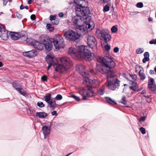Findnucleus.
<instances>
[{
    "label": "nucleus",
    "instance_id": "1",
    "mask_svg": "<svg viewBox=\"0 0 156 156\" xmlns=\"http://www.w3.org/2000/svg\"><path fill=\"white\" fill-rule=\"evenodd\" d=\"M97 61L103 64L97 65L96 69L101 73L105 75L108 81L107 86L112 90L118 89L120 81L117 80L114 71L113 69L115 66V62L108 56H99Z\"/></svg>",
    "mask_w": 156,
    "mask_h": 156
},
{
    "label": "nucleus",
    "instance_id": "2",
    "mask_svg": "<svg viewBox=\"0 0 156 156\" xmlns=\"http://www.w3.org/2000/svg\"><path fill=\"white\" fill-rule=\"evenodd\" d=\"M76 67V71L84 77L83 83L88 87L86 89L83 88L79 90V93L83 96V99L86 100L87 97H92L95 95L92 89L97 87L98 83L95 80H91L89 79V75L87 74L85 71V67L82 64H77Z\"/></svg>",
    "mask_w": 156,
    "mask_h": 156
},
{
    "label": "nucleus",
    "instance_id": "3",
    "mask_svg": "<svg viewBox=\"0 0 156 156\" xmlns=\"http://www.w3.org/2000/svg\"><path fill=\"white\" fill-rule=\"evenodd\" d=\"M46 61L48 64V69L53 66L55 71L60 73L66 71L72 66V62L67 57H64L60 58L61 64H58L56 60V62H55L54 58L49 55L46 57Z\"/></svg>",
    "mask_w": 156,
    "mask_h": 156
},
{
    "label": "nucleus",
    "instance_id": "4",
    "mask_svg": "<svg viewBox=\"0 0 156 156\" xmlns=\"http://www.w3.org/2000/svg\"><path fill=\"white\" fill-rule=\"evenodd\" d=\"M68 53L69 55L75 59L81 58L89 61L93 59L94 56V53L89 50V48L83 45L79 47V51L74 48H70Z\"/></svg>",
    "mask_w": 156,
    "mask_h": 156
},
{
    "label": "nucleus",
    "instance_id": "5",
    "mask_svg": "<svg viewBox=\"0 0 156 156\" xmlns=\"http://www.w3.org/2000/svg\"><path fill=\"white\" fill-rule=\"evenodd\" d=\"M28 40H30V43L34 46L35 48L40 50H42L44 45L45 49L48 51H50L52 49L53 46L51 40V38L47 35H42L39 37V40L41 42L32 39L27 38L26 41L28 42Z\"/></svg>",
    "mask_w": 156,
    "mask_h": 156
},
{
    "label": "nucleus",
    "instance_id": "6",
    "mask_svg": "<svg viewBox=\"0 0 156 156\" xmlns=\"http://www.w3.org/2000/svg\"><path fill=\"white\" fill-rule=\"evenodd\" d=\"M109 31L108 30H101V37L100 39L104 42H101V46L103 48H104L105 50L108 51L111 48L110 46L108 45L107 42L110 41L111 39V36L108 34Z\"/></svg>",
    "mask_w": 156,
    "mask_h": 156
},
{
    "label": "nucleus",
    "instance_id": "7",
    "mask_svg": "<svg viewBox=\"0 0 156 156\" xmlns=\"http://www.w3.org/2000/svg\"><path fill=\"white\" fill-rule=\"evenodd\" d=\"M83 7L81 5H79L76 7L75 9V13L76 16L73 17L72 21L73 23L75 24H77L78 21L81 19L83 16H84L86 14L88 13L89 11L88 9L85 8V12H84Z\"/></svg>",
    "mask_w": 156,
    "mask_h": 156
},
{
    "label": "nucleus",
    "instance_id": "8",
    "mask_svg": "<svg viewBox=\"0 0 156 156\" xmlns=\"http://www.w3.org/2000/svg\"><path fill=\"white\" fill-rule=\"evenodd\" d=\"M64 37L67 40L71 41H75L79 38V36L76 31L72 30L66 31L64 34Z\"/></svg>",
    "mask_w": 156,
    "mask_h": 156
},
{
    "label": "nucleus",
    "instance_id": "9",
    "mask_svg": "<svg viewBox=\"0 0 156 156\" xmlns=\"http://www.w3.org/2000/svg\"><path fill=\"white\" fill-rule=\"evenodd\" d=\"M52 42V45L53 44H54L56 49L64 48V39L63 37L60 36L56 37L54 39L53 42Z\"/></svg>",
    "mask_w": 156,
    "mask_h": 156
},
{
    "label": "nucleus",
    "instance_id": "10",
    "mask_svg": "<svg viewBox=\"0 0 156 156\" xmlns=\"http://www.w3.org/2000/svg\"><path fill=\"white\" fill-rule=\"evenodd\" d=\"M88 45L93 49L97 47V42L95 38L93 36L87 35L86 36Z\"/></svg>",
    "mask_w": 156,
    "mask_h": 156
},
{
    "label": "nucleus",
    "instance_id": "11",
    "mask_svg": "<svg viewBox=\"0 0 156 156\" xmlns=\"http://www.w3.org/2000/svg\"><path fill=\"white\" fill-rule=\"evenodd\" d=\"M88 30L86 27L83 26H79L77 29L76 31L79 36V38L80 36L85 35L88 33Z\"/></svg>",
    "mask_w": 156,
    "mask_h": 156
},
{
    "label": "nucleus",
    "instance_id": "12",
    "mask_svg": "<svg viewBox=\"0 0 156 156\" xmlns=\"http://www.w3.org/2000/svg\"><path fill=\"white\" fill-rule=\"evenodd\" d=\"M9 35L11 39L13 40L16 41L18 40L20 38L24 37L25 35L15 32H10Z\"/></svg>",
    "mask_w": 156,
    "mask_h": 156
},
{
    "label": "nucleus",
    "instance_id": "13",
    "mask_svg": "<svg viewBox=\"0 0 156 156\" xmlns=\"http://www.w3.org/2000/svg\"><path fill=\"white\" fill-rule=\"evenodd\" d=\"M147 87L151 91L156 90V85L153 78H151L148 80Z\"/></svg>",
    "mask_w": 156,
    "mask_h": 156
},
{
    "label": "nucleus",
    "instance_id": "14",
    "mask_svg": "<svg viewBox=\"0 0 156 156\" xmlns=\"http://www.w3.org/2000/svg\"><path fill=\"white\" fill-rule=\"evenodd\" d=\"M83 10L85 11L84 9L85 8L88 9V11H89V12L88 13L86 14L85 15L83 16L82 17H83V18L84 19V22L86 23H90L91 22L90 20L91 19V16H88V15L90 13V12L89 9V8L88 7H85L83 6ZM84 12H85V11H84Z\"/></svg>",
    "mask_w": 156,
    "mask_h": 156
},
{
    "label": "nucleus",
    "instance_id": "15",
    "mask_svg": "<svg viewBox=\"0 0 156 156\" xmlns=\"http://www.w3.org/2000/svg\"><path fill=\"white\" fill-rule=\"evenodd\" d=\"M0 37L3 40H6L8 37V31L5 27H3L2 32L0 33Z\"/></svg>",
    "mask_w": 156,
    "mask_h": 156
},
{
    "label": "nucleus",
    "instance_id": "16",
    "mask_svg": "<svg viewBox=\"0 0 156 156\" xmlns=\"http://www.w3.org/2000/svg\"><path fill=\"white\" fill-rule=\"evenodd\" d=\"M37 54V51L35 49H33L29 51L26 52L24 55L25 56L29 57L32 58L36 56Z\"/></svg>",
    "mask_w": 156,
    "mask_h": 156
},
{
    "label": "nucleus",
    "instance_id": "17",
    "mask_svg": "<svg viewBox=\"0 0 156 156\" xmlns=\"http://www.w3.org/2000/svg\"><path fill=\"white\" fill-rule=\"evenodd\" d=\"M51 126H44L42 127V130L44 136V139H45L50 133Z\"/></svg>",
    "mask_w": 156,
    "mask_h": 156
},
{
    "label": "nucleus",
    "instance_id": "18",
    "mask_svg": "<svg viewBox=\"0 0 156 156\" xmlns=\"http://www.w3.org/2000/svg\"><path fill=\"white\" fill-rule=\"evenodd\" d=\"M36 115L39 118H44L48 116L47 114L44 112H39L36 113Z\"/></svg>",
    "mask_w": 156,
    "mask_h": 156
},
{
    "label": "nucleus",
    "instance_id": "19",
    "mask_svg": "<svg viewBox=\"0 0 156 156\" xmlns=\"http://www.w3.org/2000/svg\"><path fill=\"white\" fill-rule=\"evenodd\" d=\"M12 85L13 87L15 88L16 90L19 89L20 88L22 87L19 82L17 81H15L14 82L12 83Z\"/></svg>",
    "mask_w": 156,
    "mask_h": 156
},
{
    "label": "nucleus",
    "instance_id": "20",
    "mask_svg": "<svg viewBox=\"0 0 156 156\" xmlns=\"http://www.w3.org/2000/svg\"><path fill=\"white\" fill-rule=\"evenodd\" d=\"M17 90L19 91L20 94L23 96H27V93H26V90L23 88L22 87Z\"/></svg>",
    "mask_w": 156,
    "mask_h": 156
},
{
    "label": "nucleus",
    "instance_id": "21",
    "mask_svg": "<svg viewBox=\"0 0 156 156\" xmlns=\"http://www.w3.org/2000/svg\"><path fill=\"white\" fill-rule=\"evenodd\" d=\"M132 82L131 84L133 86H129V87L130 89L134 91H136L137 89V87L136 86L137 83L135 82L134 81H131Z\"/></svg>",
    "mask_w": 156,
    "mask_h": 156
},
{
    "label": "nucleus",
    "instance_id": "22",
    "mask_svg": "<svg viewBox=\"0 0 156 156\" xmlns=\"http://www.w3.org/2000/svg\"><path fill=\"white\" fill-rule=\"evenodd\" d=\"M44 101L47 103L52 99V98H51V95L50 93H48L46 94L44 96Z\"/></svg>",
    "mask_w": 156,
    "mask_h": 156
},
{
    "label": "nucleus",
    "instance_id": "23",
    "mask_svg": "<svg viewBox=\"0 0 156 156\" xmlns=\"http://www.w3.org/2000/svg\"><path fill=\"white\" fill-rule=\"evenodd\" d=\"M138 74L140 80H144L145 79L146 76L145 74L142 72L141 70H140Z\"/></svg>",
    "mask_w": 156,
    "mask_h": 156
},
{
    "label": "nucleus",
    "instance_id": "24",
    "mask_svg": "<svg viewBox=\"0 0 156 156\" xmlns=\"http://www.w3.org/2000/svg\"><path fill=\"white\" fill-rule=\"evenodd\" d=\"M105 99L108 103L111 105H112L113 103L115 105H116L117 104L115 102L112 100L111 98L109 97H105Z\"/></svg>",
    "mask_w": 156,
    "mask_h": 156
},
{
    "label": "nucleus",
    "instance_id": "25",
    "mask_svg": "<svg viewBox=\"0 0 156 156\" xmlns=\"http://www.w3.org/2000/svg\"><path fill=\"white\" fill-rule=\"evenodd\" d=\"M86 24L87 26V29H88L91 30L93 29L94 27V26H93V25H94V24L93 22H91Z\"/></svg>",
    "mask_w": 156,
    "mask_h": 156
},
{
    "label": "nucleus",
    "instance_id": "26",
    "mask_svg": "<svg viewBox=\"0 0 156 156\" xmlns=\"http://www.w3.org/2000/svg\"><path fill=\"white\" fill-rule=\"evenodd\" d=\"M51 25L50 24L48 23L46 26V27L50 31L52 32L54 30V28L53 27H51Z\"/></svg>",
    "mask_w": 156,
    "mask_h": 156
},
{
    "label": "nucleus",
    "instance_id": "27",
    "mask_svg": "<svg viewBox=\"0 0 156 156\" xmlns=\"http://www.w3.org/2000/svg\"><path fill=\"white\" fill-rule=\"evenodd\" d=\"M105 91V89L104 88H100L97 91V94L99 95H103Z\"/></svg>",
    "mask_w": 156,
    "mask_h": 156
},
{
    "label": "nucleus",
    "instance_id": "28",
    "mask_svg": "<svg viewBox=\"0 0 156 156\" xmlns=\"http://www.w3.org/2000/svg\"><path fill=\"white\" fill-rule=\"evenodd\" d=\"M136 53L137 54H140L144 51V49L142 48H138L136 50Z\"/></svg>",
    "mask_w": 156,
    "mask_h": 156
},
{
    "label": "nucleus",
    "instance_id": "29",
    "mask_svg": "<svg viewBox=\"0 0 156 156\" xmlns=\"http://www.w3.org/2000/svg\"><path fill=\"white\" fill-rule=\"evenodd\" d=\"M48 106L50 108L54 109V106L53 105L52 99L47 102Z\"/></svg>",
    "mask_w": 156,
    "mask_h": 156
},
{
    "label": "nucleus",
    "instance_id": "30",
    "mask_svg": "<svg viewBox=\"0 0 156 156\" xmlns=\"http://www.w3.org/2000/svg\"><path fill=\"white\" fill-rule=\"evenodd\" d=\"M109 6L108 5H106L104 7L103 11L104 12H107L109 11Z\"/></svg>",
    "mask_w": 156,
    "mask_h": 156
},
{
    "label": "nucleus",
    "instance_id": "31",
    "mask_svg": "<svg viewBox=\"0 0 156 156\" xmlns=\"http://www.w3.org/2000/svg\"><path fill=\"white\" fill-rule=\"evenodd\" d=\"M126 99V97L125 96H123L122 97V100L120 102L124 105H126L127 104Z\"/></svg>",
    "mask_w": 156,
    "mask_h": 156
},
{
    "label": "nucleus",
    "instance_id": "32",
    "mask_svg": "<svg viewBox=\"0 0 156 156\" xmlns=\"http://www.w3.org/2000/svg\"><path fill=\"white\" fill-rule=\"evenodd\" d=\"M37 105L41 108H42L44 106V105L42 102L39 101L37 103Z\"/></svg>",
    "mask_w": 156,
    "mask_h": 156
},
{
    "label": "nucleus",
    "instance_id": "33",
    "mask_svg": "<svg viewBox=\"0 0 156 156\" xmlns=\"http://www.w3.org/2000/svg\"><path fill=\"white\" fill-rule=\"evenodd\" d=\"M111 30L112 33H115L118 30V28L116 27L113 26L112 27Z\"/></svg>",
    "mask_w": 156,
    "mask_h": 156
},
{
    "label": "nucleus",
    "instance_id": "34",
    "mask_svg": "<svg viewBox=\"0 0 156 156\" xmlns=\"http://www.w3.org/2000/svg\"><path fill=\"white\" fill-rule=\"evenodd\" d=\"M62 98V95L61 94H58L55 98V99L56 100H60Z\"/></svg>",
    "mask_w": 156,
    "mask_h": 156
},
{
    "label": "nucleus",
    "instance_id": "35",
    "mask_svg": "<svg viewBox=\"0 0 156 156\" xmlns=\"http://www.w3.org/2000/svg\"><path fill=\"white\" fill-rule=\"evenodd\" d=\"M52 102H53V105L54 106V109H54L55 108L58 107L59 105L57 104L56 103V101L55 100H53L52 99Z\"/></svg>",
    "mask_w": 156,
    "mask_h": 156
},
{
    "label": "nucleus",
    "instance_id": "36",
    "mask_svg": "<svg viewBox=\"0 0 156 156\" xmlns=\"http://www.w3.org/2000/svg\"><path fill=\"white\" fill-rule=\"evenodd\" d=\"M130 76L131 78L133 80V81H136L137 78V76L136 75H129Z\"/></svg>",
    "mask_w": 156,
    "mask_h": 156
},
{
    "label": "nucleus",
    "instance_id": "37",
    "mask_svg": "<svg viewBox=\"0 0 156 156\" xmlns=\"http://www.w3.org/2000/svg\"><path fill=\"white\" fill-rule=\"evenodd\" d=\"M141 131V133L144 134L146 133V130L143 127H140L139 129Z\"/></svg>",
    "mask_w": 156,
    "mask_h": 156
},
{
    "label": "nucleus",
    "instance_id": "38",
    "mask_svg": "<svg viewBox=\"0 0 156 156\" xmlns=\"http://www.w3.org/2000/svg\"><path fill=\"white\" fill-rule=\"evenodd\" d=\"M136 6L139 8H141L143 6V4L141 2H138L137 3Z\"/></svg>",
    "mask_w": 156,
    "mask_h": 156
},
{
    "label": "nucleus",
    "instance_id": "39",
    "mask_svg": "<svg viewBox=\"0 0 156 156\" xmlns=\"http://www.w3.org/2000/svg\"><path fill=\"white\" fill-rule=\"evenodd\" d=\"M56 19V16L55 15L53 16L51 15L50 16V20L51 21L53 20H55Z\"/></svg>",
    "mask_w": 156,
    "mask_h": 156
},
{
    "label": "nucleus",
    "instance_id": "40",
    "mask_svg": "<svg viewBox=\"0 0 156 156\" xmlns=\"http://www.w3.org/2000/svg\"><path fill=\"white\" fill-rule=\"evenodd\" d=\"M72 97L74 98L75 100L77 101H80V99L78 97H77L74 95H71Z\"/></svg>",
    "mask_w": 156,
    "mask_h": 156
},
{
    "label": "nucleus",
    "instance_id": "41",
    "mask_svg": "<svg viewBox=\"0 0 156 156\" xmlns=\"http://www.w3.org/2000/svg\"><path fill=\"white\" fill-rule=\"evenodd\" d=\"M59 21L58 20H53L52 21V23L54 25H57L59 23Z\"/></svg>",
    "mask_w": 156,
    "mask_h": 156
},
{
    "label": "nucleus",
    "instance_id": "42",
    "mask_svg": "<svg viewBox=\"0 0 156 156\" xmlns=\"http://www.w3.org/2000/svg\"><path fill=\"white\" fill-rule=\"evenodd\" d=\"M149 43L151 44H156V39H152L149 41Z\"/></svg>",
    "mask_w": 156,
    "mask_h": 156
},
{
    "label": "nucleus",
    "instance_id": "43",
    "mask_svg": "<svg viewBox=\"0 0 156 156\" xmlns=\"http://www.w3.org/2000/svg\"><path fill=\"white\" fill-rule=\"evenodd\" d=\"M41 80L42 81H46L47 80V77L45 75H44L41 77Z\"/></svg>",
    "mask_w": 156,
    "mask_h": 156
},
{
    "label": "nucleus",
    "instance_id": "44",
    "mask_svg": "<svg viewBox=\"0 0 156 156\" xmlns=\"http://www.w3.org/2000/svg\"><path fill=\"white\" fill-rule=\"evenodd\" d=\"M30 19L32 20H34L36 19V16L34 14H32L30 16Z\"/></svg>",
    "mask_w": 156,
    "mask_h": 156
},
{
    "label": "nucleus",
    "instance_id": "45",
    "mask_svg": "<svg viewBox=\"0 0 156 156\" xmlns=\"http://www.w3.org/2000/svg\"><path fill=\"white\" fill-rule=\"evenodd\" d=\"M144 57H149V54L148 52H145L144 54Z\"/></svg>",
    "mask_w": 156,
    "mask_h": 156
},
{
    "label": "nucleus",
    "instance_id": "46",
    "mask_svg": "<svg viewBox=\"0 0 156 156\" xmlns=\"http://www.w3.org/2000/svg\"><path fill=\"white\" fill-rule=\"evenodd\" d=\"M114 52L115 53H117L119 51V48L118 47H115L113 49Z\"/></svg>",
    "mask_w": 156,
    "mask_h": 156
},
{
    "label": "nucleus",
    "instance_id": "47",
    "mask_svg": "<svg viewBox=\"0 0 156 156\" xmlns=\"http://www.w3.org/2000/svg\"><path fill=\"white\" fill-rule=\"evenodd\" d=\"M3 4L4 6H5L8 2V0H3Z\"/></svg>",
    "mask_w": 156,
    "mask_h": 156
},
{
    "label": "nucleus",
    "instance_id": "48",
    "mask_svg": "<svg viewBox=\"0 0 156 156\" xmlns=\"http://www.w3.org/2000/svg\"><path fill=\"white\" fill-rule=\"evenodd\" d=\"M151 98H147L145 99V101L147 102H148V103H150L151 102Z\"/></svg>",
    "mask_w": 156,
    "mask_h": 156
},
{
    "label": "nucleus",
    "instance_id": "49",
    "mask_svg": "<svg viewBox=\"0 0 156 156\" xmlns=\"http://www.w3.org/2000/svg\"><path fill=\"white\" fill-rule=\"evenodd\" d=\"M16 15L18 18H21L22 17V16L19 13H16Z\"/></svg>",
    "mask_w": 156,
    "mask_h": 156
},
{
    "label": "nucleus",
    "instance_id": "50",
    "mask_svg": "<svg viewBox=\"0 0 156 156\" xmlns=\"http://www.w3.org/2000/svg\"><path fill=\"white\" fill-rule=\"evenodd\" d=\"M63 16H64V14L62 12H60L58 14V16L59 17H63Z\"/></svg>",
    "mask_w": 156,
    "mask_h": 156
},
{
    "label": "nucleus",
    "instance_id": "51",
    "mask_svg": "<svg viewBox=\"0 0 156 156\" xmlns=\"http://www.w3.org/2000/svg\"><path fill=\"white\" fill-rule=\"evenodd\" d=\"M51 114L52 115H57V112L55 111H53L51 112Z\"/></svg>",
    "mask_w": 156,
    "mask_h": 156
},
{
    "label": "nucleus",
    "instance_id": "52",
    "mask_svg": "<svg viewBox=\"0 0 156 156\" xmlns=\"http://www.w3.org/2000/svg\"><path fill=\"white\" fill-rule=\"evenodd\" d=\"M142 62L144 63H145L147 62V58L144 57V58L143 59Z\"/></svg>",
    "mask_w": 156,
    "mask_h": 156
},
{
    "label": "nucleus",
    "instance_id": "53",
    "mask_svg": "<svg viewBox=\"0 0 156 156\" xmlns=\"http://www.w3.org/2000/svg\"><path fill=\"white\" fill-rule=\"evenodd\" d=\"M145 120V117L142 116L140 118V120L142 121H144Z\"/></svg>",
    "mask_w": 156,
    "mask_h": 156
},
{
    "label": "nucleus",
    "instance_id": "54",
    "mask_svg": "<svg viewBox=\"0 0 156 156\" xmlns=\"http://www.w3.org/2000/svg\"><path fill=\"white\" fill-rule=\"evenodd\" d=\"M149 73H150L151 74H153L154 73V71L152 70H150Z\"/></svg>",
    "mask_w": 156,
    "mask_h": 156
},
{
    "label": "nucleus",
    "instance_id": "55",
    "mask_svg": "<svg viewBox=\"0 0 156 156\" xmlns=\"http://www.w3.org/2000/svg\"><path fill=\"white\" fill-rule=\"evenodd\" d=\"M23 9H24V6L23 4L21 5L20 7V9L21 10H22Z\"/></svg>",
    "mask_w": 156,
    "mask_h": 156
},
{
    "label": "nucleus",
    "instance_id": "56",
    "mask_svg": "<svg viewBox=\"0 0 156 156\" xmlns=\"http://www.w3.org/2000/svg\"><path fill=\"white\" fill-rule=\"evenodd\" d=\"M109 1L110 0H103V2L104 3H108Z\"/></svg>",
    "mask_w": 156,
    "mask_h": 156
},
{
    "label": "nucleus",
    "instance_id": "57",
    "mask_svg": "<svg viewBox=\"0 0 156 156\" xmlns=\"http://www.w3.org/2000/svg\"><path fill=\"white\" fill-rule=\"evenodd\" d=\"M143 89V87H140V88L138 89H137V90H136V91L137 92H138L139 91H140V90H141L142 89Z\"/></svg>",
    "mask_w": 156,
    "mask_h": 156
},
{
    "label": "nucleus",
    "instance_id": "58",
    "mask_svg": "<svg viewBox=\"0 0 156 156\" xmlns=\"http://www.w3.org/2000/svg\"><path fill=\"white\" fill-rule=\"evenodd\" d=\"M148 20L150 22L152 21L153 19L151 17H149L148 18Z\"/></svg>",
    "mask_w": 156,
    "mask_h": 156
},
{
    "label": "nucleus",
    "instance_id": "59",
    "mask_svg": "<svg viewBox=\"0 0 156 156\" xmlns=\"http://www.w3.org/2000/svg\"><path fill=\"white\" fill-rule=\"evenodd\" d=\"M32 3V0H28V3L30 4Z\"/></svg>",
    "mask_w": 156,
    "mask_h": 156
},
{
    "label": "nucleus",
    "instance_id": "60",
    "mask_svg": "<svg viewBox=\"0 0 156 156\" xmlns=\"http://www.w3.org/2000/svg\"><path fill=\"white\" fill-rule=\"evenodd\" d=\"M146 93V91L144 90H143L142 92L141 93V94H144Z\"/></svg>",
    "mask_w": 156,
    "mask_h": 156
},
{
    "label": "nucleus",
    "instance_id": "61",
    "mask_svg": "<svg viewBox=\"0 0 156 156\" xmlns=\"http://www.w3.org/2000/svg\"><path fill=\"white\" fill-rule=\"evenodd\" d=\"M126 89V88H125V87L124 88L122 92L125 93Z\"/></svg>",
    "mask_w": 156,
    "mask_h": 156
},
{
    "label": "nucleus",
    "instance_id": "62",
    "mask_svg": "<svg viewBox=\"0 0 156 156\" xmlns=\"http://www.w3.org/2000/svg\"><path fill=\"white\" fill-rule=\"evenodd\" d=\"M3 65L2 63L1 62H0V67H2Z\"/></svg>",
    "mask_w": 156,
    "mask_h": 156
},
{
    "label": "nucleus",
    "instance_id": "63",
    "mask_svg": "<svg viewBox=\"0 0 156 156\" xmlns=\"http://www.w3.org/2000/svg\"><path fill=\"white\" fill-rule=\"evenodd\" d=\"M24 8H25L27 9H28L29 7L28 6H25L24 7Z\"/></svg>",
    "mask_w": 156,
    "mask_h": 156
},
{
    "label": "nucleus",
    "instance_id": "64",
    "mask_svg": "<svg viewBox=\"0 0 156 156\" xmlns=\"http://www.w3.org/2000/svg\"><path fill=\"white\" fill-rule=\"evenodd\" d=\"M150 60V58H149V57H147V62H148Z\"/></svg>",
    "mask_w": 156,
    "mask_h": 156
}]
</instances>
